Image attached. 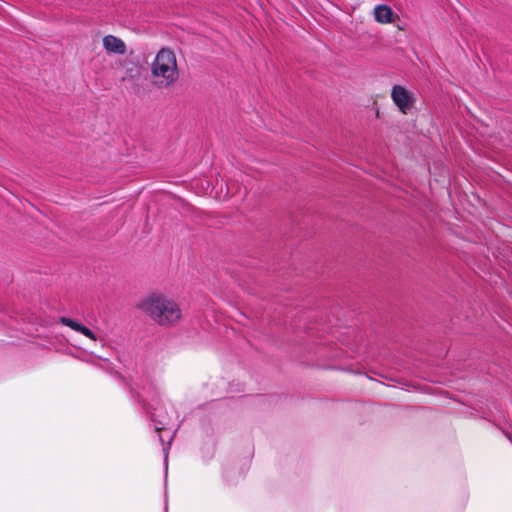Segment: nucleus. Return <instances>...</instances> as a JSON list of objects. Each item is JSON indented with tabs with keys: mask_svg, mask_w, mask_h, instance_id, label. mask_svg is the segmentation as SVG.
<instances>
[{
	"mask_svg": "<svg viewBox=\"0 0 512 512\" xmlns=\"http://www.w3.org/2000/svg\"><path fill=\"white\" fill-rule=\"evenodd\" d=\"M139 307L161 326H173L182 316L179 305L162 294H150L140 303Z\"/></svg>",
	"mask_w": 512,
	"mask_h": 512,
	"instance_id": "f257e3e1",
	"label": "nucleus"
},
{
	"mask_svg": "<svg viewBox=\"0 0 512 512\" xmlns=\"http://www.w3.org/2000/svg\"><path fill=\"white\" fill-rule=\"evenodd\" d=\"M148 411L158 432L165 431L168 428L171 417L175 413L173 409L168 411L167 405L162 402H157L155 405L149 404Z\"/></svg>",
	"mask_w": 512,
	"mask_h": 512,
	"instance_id": "7ed1b4c3",
	"label": "nucleus"
},
{
	"mask_svg": "<svg viewBox=\"0 0 512 512\" xmlns=\"http://www.w3.org/2000/svg\"><path fill=\"white\" fill-rule=\"evenodd\" d=\"M153 83L160 88H167L173 85L178 77V66L176 56L170 49H161L152 62L151 66Z\"/></svg>",
	"mask_w": 512,
	"mask_h": 512,
	"instance_id": "f03ea898",
	"label": "nucleus"
},
{
	"mask_svg": "<svg viewBox=\"0 0 512 512\" xmlns=\"http://www.w3.org/2000/svg\"><path fill=\"white\" fill-rule=\"evenodd\" d=\"M163 451H164L165 464L167 465L168 447H164Z\"/></svg>",
	"mask_w": 512,
	"mask_h": 512,
	"instance_id": "6e6552de",
	"label": "nucleus"
},
{
	"mask_svg": "<svg viewBox=\"0 0 512 512\" xmlns=\"http://www.w3.org/2000/svg\"><path fill=\"white\" fill-rule=\"evenodd\" d=\"M60 323L71 328L72 330L84 335L85 337L89 338L90 340L97 342L99 340V337L88 327L83 325L80 321L76 319H71L68 317H61Z\"/></svg>",
	"mask_w": 512,
	"mask_h": 512,
	"instance_id": "39448f33",
	"label": "nucleus"
},
{
	"mask_svg": "<svg viewBox=\"0 0 512 512\" xmlns=\"http://www.w3.org/2000/svg\"><path fill=\"white\" fill-rule=\"evenodd\" d=\"M374 17L379 23L389 24L394 20V13L389 6L381 4L374 8Z\"/></svg>",
	"mask_w": 512,
	"mask_h": 512,
	"instance_id": "0eeeda50",
	"label": "nucleus"
},
{
	"mask_svg": "<svg viewBox=\"0 0 512 512\" xmlns=\"http://www.w3.org/2000/svg\"><path fill=\"white\" fill-rule=\"evenodd\" d=\"M172 438H173V434H170L169 435V442L172 440Z\"/></svg>",
	"mask_w": 512,
	"mask_h": 512,
	"instance_id": "9d476101",
	"label": "nucleus"
},
{
	"mask_svg": "<svg viewBox=\"0 0 512 512\" xmlns=\"http://www.w3.org/2000/svg\"><path fill=\"white\" fill-rule=\"evenodd\" d=\"M159 440H160L162 443L164 442V438H163V435H162V434H160V435H159Z\"/></svg>",
	"mask_w": 512,
	"mask_h": 512,
	"instance_id": "1a4fd4ad",
	"label": "nucleus"
},
{
	"mask_svg": "<svg viewBox=\"0 0 512 512\" xmlns=\"http://www.w3.org/2000/svg\"><path fill=\"white\" fill-rule=\"evenodd\" d=\"M103 46L111 53L124 54L126 52L125 43L113 35H107L103 38Z\"/></svg>",
	"mask_w": 512,
	"mask_h": 512,
	"instance_id": "423d86ee",
	"label": "nucleus"
},
{
	"mask_svg": "<svg viewBox=\"0 0 512 512\" xmlns=\"http://www.w3.org/2000/svg\"><path fill=\"white\" fill-rule=\"evenodd\" d=\"M391 97L395 105L403 113H407L408 110L411 109L414 102L412 93L400 85L393 86Z\"/></svg>",
	"mask_w": 512,
	"mask_h": 512,
	"instance_id": "20e7f679",
	"label": "nucleus"
}]
</instances>
